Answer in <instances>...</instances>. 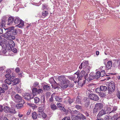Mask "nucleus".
<instances>
[{"mask_svg": "<svg viewBox=\"0 0 120 120\" xmlns=\"http://www.w3.org/2000/svg\"><path fill=\"white\" fill-rule=\"evenodd\" d=\"M70 82L68 80H66L65 81L61 82L60 85L62 90H64L69 85Z\"/></svg>", "mask_w": 120, "mask_h": 120, "instance_id": "nucleus-1", "label": "nucleus"}, {"mask_svg": "<svg viewBox=\"0 0 120 120\" xmlns=\"http://www.w3.org/2000/svg\"><path fill=\"white\" fill-rule=\"evenodd\" d=\"M89 97L90 99L95 101L98 100L99 98L98 96L93 94H90Z\"/></svg>", "mask_w": 120, "mask_h": 120, "instance_id": "nucleus-2", "label": "nucleus"}, {"mask_svg": "<svg viewBox=\"0 0 120 120\" xmlns=\"http://www.w3.org/2000/svg\"><path fill=\"white\" fill-rule=\"evenodd\" d=\"M109 90L111 92H113L115 90V85L114 83L112 82H110L108 85Z\"/></svg>", "mask_w": 120, "mask_h": 120, "instance_id": "nucleus-3", "label": "nucleus"}, {"mask_svg": "<svg viewBox=\"0 0 120 120\" xmlns=\"http://www.w3.org/2000/svg\"><path fill=\"white\" fill-rule=\"evenodd\" d=\"M8 43H6L5 44L6 46H8L9 47H10V48L13 47H14L15 46V43L14 41L12 40H9L7 41Z\"/></svg>", "mask_w": 120, "mask_h": 120, "instance_id": "nucleus-4", "label": "nucleus"}, {"mask_svg": "<svg viewBox=\"0 0 120 120\" xmlns=\"http://www.w3.org/2000/svg\"><path fill=\"white\" fill-rule=\"evenodd\" d=\"M88 62L87 61H84L82 62L79 67V68L81 69L82 68L84 69L88 66Z\"/></svg>", "mask_w": 120, "mask_h": 120, "instance_id": "nucleus-5", "label": "nucleus"}, {"mask_svg": "<svg viewBox=\"0 0 120 120\" xmlns=\"http://www.w3.org/2000/svg\"><path fill=\"white\" fill-rule=\"evenodd\" d=\"M106 114L104 110L103 109H102L99 112L97 116V117L98 118H101L104 115Z\"/></svg>", "mask_w": 120, "mask_h": 120, "instance_id": "nucleus-6", "label": "nucleus"}, {"mask_svg": "<svg viewBox=\"0 0 120 120\" xmlns=\"http://www.w3.org/2000/svg\"><path fill=\"white\" fill-rule=\"evenodd\" d=\"M19 22V23L16 26L19 28L22 29L24 26V22L23 20H21Z\"/></svg>", "mask_w": 120, "mask_h": 120, "instance_id": "nucleus-7", "label": "nucleus"}, {"mask_svg": "<svg viewBox=\"0 0 120 120\" xmlns=\"http://www.w3.org/2000/svg\"><path fill=\"white\" fill-rule=\"evenodd\" d=\"M41 114L39 113L38 114L35 112H34L32 113V116L33 118L34 119H36L37 117H40V116Z\"/></svg>", "mask_w": 120, "mask_h": 120, "instance_id": "nucleus-8", "label": "nucleus"}, {"mask_svg": "<svg viewBox=\"0 0 120 120\" xmlns=\"http://www.w3.org/2000/svg\"><path fill=\"white\" fill-rule=\"evenodd\" d=\"M14 20V19L12 17H9L8 19V25H11L13 23Z\"/></svg>", "mask_w": 120, "mask_h": 120, "instance_id": "nucleus-9", "label": "nucleus"}, {"mask_svg": "<svg viewBox=\"0 0 120 120\" xmlns=\"http://www.w3.org/2000/svg\"><path fill=\"white\" fill-rule=\"evenodd\" d=\"M58 79L59 81L61 82V83L62 82L65 81L66 80H68L66 79V78L63 76H60L58 77Z\"/></svg>", "mask_w": 120, "mask_h": 120, "instance_id": "nucleus-10", "label": "nucleus"}, {"mask_svg": "<svg viewBox=\"0 0 120 120\" xmlns=\"http://www.w3.org/2000/svg\"><path fill=\"white\" fill-rule=\"evenodd\" d=\"M10 33H9L8 32H6L4 34V37L7 39L8 40L10 39L11 37V34Z\"/></svg>", "mask_w": 120, "mask_h": 120, "instance_id": "nucleus-11", "label": "nucleus"}, {"mask_svg": "<svg viewBox=\"0 0 120 120\" xmlns=\"http://www.w3.org/2000/svg\"><path fill=\"white\" fill-rule=\"evenodd\" d=\"M113 64L114 65L115 67H116L118 66V68L119 69H120V68L119 66L120 64L118 60H115V62Z\"/></svg>", "mask_w": 120, "mask_h": 120, "instance_id": "nucleus-12", "label": "nucleus"}, {"mask_svg": "<svg viewBox=\"0 0 120 120\" xmlns=\"http://www.w3.org/2000/svg\"><path fill=\"white\" fill-rule=\"evenodd\" d=\"M22 103L18 104L16 105V107L18 109H20L23 107V105L22 104H24L25 102L24 100H22Z\"/></svg>", "mask_w": 120, "mask_h": 120, "instance_id": "nucleus-13", "label": "nucleus"}, {"mask_svg": "<svg viewBox=\"0 0 120 120\" xmlns=\"http://www.w3.org/2000/svg\"><path fill=\"white\" fill-rule=\"evenodd\" d=\"M94 78H95L94 75L92 73H90L89 74V77L87 79V80L88 81H89L93 80Z\"/></svg>", "mask_w": 120, "mask_h": 120, "instance_id": "nucleus-14", "label": "nucleus"}, {"mask_svg": "<svg viewBox=\"0 0 120 120\" xmlns=\"http://www.w3.org/2000/svg\"><path fill=\"white\" fill-rule=\"evenodd\" d=\"M120 117V113H116L114 114L113 116V118L114 120H117Z\"/></svg>", "mask_w": 120, "mask_h": 120, "instance_id": "nucleus-15", "label": "nucleus"}, {"mask_svg": "<svg viewBox=\"0 0 120 120\" xmlns=\"http://www.w3.org/2000/svg\"><path fill=\"white\" fill-rule=\"evenodd\" d=\"M104 110L106 114H107L111 110V109L110 108L107 106H105L104 107Z\"/></svg>", "mask_w": 120, "mask_h": 120, "instance_id": "nucleus-16", "label": "nucleus"}, {"mask_svg": "<svg viewBox=\"0 0 120 120\" xmlns=\"http://www.w3.org/2000/svg\"><path fill=\"white\" fill-rule=\"evenodd\" d=\"M10 108L7 106H5L3 108V110L4 112L8 113L10 111Z\"/></svg>", "mask_w": 120, "mask_h": 120, "instance_id": "nucleus-17", "label": "nucleus"}, {"mask_svg": "<svg viewBox=\"0 0 120 120\" xmlns=\"http://www.w3.org/2000/svg\"><path fill=\"white\" fill-rule=\"evenodd\" d=\"M99 110L103 107V105L101 103H97L95 106Z\"/></svg>", "mask_w": 120, "mask_h": 120, "instance_id": "nucleus-18", "label": "nucleus"}, {"mask_svg": "<svg viewBox=\"0 0 120 120\" xmlns=\"http://www.w3.org/2000/svg\"><path fill=\"white\" fill-rule=\"evenodd\" d=\"M32 95L31 96L29 94H28L27 95H26L25 96V98L27 100H29L31 98H33V97H31Z\"/></svg>", "mask_w": 120, "mask_h": 120, "instance_id": "nucleus-19", "label": "nucleus"}, {"mask_svg": "<svg viewBox=\"0 0 120 120\" xmlns=\"http://www.w3.org/2000/svg\"><path fill=\"white\" fill-rule=\"evenodd\" d=\"M38 89L37 88H33L32 90V92L33 96L37 95L38 94Z\"/></svg>", "mask_w": 120, "mask_h": 120, "instance_id": "nucleus-20", "label": "nucleus"}, {"mask_svg": "<svg viewBox=\"0 0 120 120\" xmlns=\"http://www.w3.org/2000/svg\"><path fill=\"white\" fill-rule=\"evenodd\" d=\"M112 65V62L109 61L107 62L106 67L108 69H109L111 67Z\"/></svg>", "mask_w": 120, "mask_h": 120, "instance_id": "nucleus-21", "label": "nucleus"}, {"mask_svg": "<svg viewBox=\"0 0 120 120\" xmlns=\"http://www.w3.org/2000/svg\"><path fill=\"white\" fill-rule=\"evenodd\" d=\"M12 82H13L12 83V85H15L17 83H19V79L18 78L15 79L14 80L12 81Z\"/></svg>", "mask_w": 120, "mask_h": 120, "instance_id": "nucleus-22", "label": "nucleus"}, {"mask_svg": "<svg viewBox=\"0 0 120 120\" xmlns=\"http://www.w3.org/2000/svg\"><path fill=\"white\" fill-rule=\"evenodd\" d=\"M91 68V67L90 66H87L86 68L84 69V70H85V72L87 73H88L90 72V69Z\"/></svg>", "mask_w": 120, "mask_h": 120, "instance_id": "nucleus-23", "label": "nucleus"}, {"mask_svg": "<svg viewBox=\"0 0 120 120\" xmlns=\"http://www.w3.org/2000/svg\"><path fill=\"white\" fill-rule=\"evenodd\" d=\"M100 74V72L99 71H98L96 73L95 75L94 76V77L96 79H98L101 76Z\"/></svg>", "mask_w": 120, "mask_h": 120, "instance_id": "nucleus-24", "label": "nucleus"}, {"mask_svg": "<svg viewBox=\"0 0 120 120\" xmlns=\"http://www.w3.org/2000/svg\"><path fill=\"white\" fill-rule=\"evenodd\" d=\"M22 20L18 17L16 18L14 21V23L15 24H17L19 23L20 21L21 20Z\"/></svg>", "mask_w": 120, "mask_h": 120, "instance_id": "nucleus-25", "label": "nucleus"}, {"mask_svg": "<svg viewBox=\"0 0 120 120\" xmlns=\"http://www.w3.org/2000/svg\"><path fill=\"white\" fill-rule=\"evenodd\" d=\"M14 98L15 99L18 100H21L22 99V97L17 94L15 96Z\"/></svg>", "mask_w": 120, "mask_h": 120, "instance_id": "nucleus-26", "label": "nucleus"}, {"mask_svg": "<svg viewBox=\"0 0 120 120\" xmlns=\"http://www.w3.org/2000/svg\"><path fill=\"white\" fill-rule=\"evenodd\" d=\"M7 42V40L5 39H3L2 40L0 41V45L2 46L4 45V44H6Z\"/></svg>", "mask_w": 120, "mask_h": 120, "instance_id": "nucleus-27", "label": "nucleus"}, {"mask_svg": "<svg viewBox=\"0 0 120 120\" xmlns=\"http://www.w3.org/2000/svg\"><path fill=\"white\" fill-rule=\"evenodd\" d=\"M2 88L4 90H7L8 89V86L6 83H4L3 84Z\"/></svg>", "mask_w": 120, "mask_h": 120, "instance_id": "nucleus-28", "label": "nucleus"}, {"mask_svg": "<svg viewBox=\"0 0 120 120\" xmlns=\"http://www.w3.org/2000/svg\"><path fill=\"white\" fill-rule=\"evenodd\" d=\"M100 88L101 90L102 91H105L107 90V87L105 86H100Z\"/></svg>", "mask_w": 120, "mask_h": 120, "instance_id": "nucleus-29", "label": "nucleus"}, {"mask_svg": "<svg viewBox=\"0 0 120 120\" xmlns=\"http://www.w3.org/2000/svg\"><path fill=\"white\" fill-rule=\"evenodd\" d=\"M105 120H112V117L110 116H105L104 118Z\"/></svg>", "mask_w": 120, "mask_h": 120, "instance_id": "nucleus-30", "label": "nucleus"}, {"mask_svg": "<svg viewBox=\"0 0 120 120\" xmlns=\"http://www.w3.org/2000/svg\"><path fill=\"white\" fill-rule=\"evenodd\" d=\"M51 107L53 110H55L57 108V106L54 104H52L51 105Z\"/></svg>", "mask_w": 120, "mask_h": 120, "instance_id": "nucleus-31", "label": "nucleus"}, {"mask_svg": "<svg viewBox=\"0 0 120 120\" xmlns=\"http://www.w3.org/2000/svg\"><path fill=\"white\" fill-rule=\"evenodd\" d=\"M12 80L9 79H6L4 80V82L8 84H10L12 82Z\"/></svg>", "mask_w": 120, "mask_h": 120, "instance_id": "nucleus-32", "label": "nucleus"}, {"mask_svg": "<svg viewBox=\"0 0 120 120\" xmlns=\"http://www.w3.org/2000/svg\"><path fill=\"white\" fill-rule=\"evenodd\" d=\"M117 109V106H114L113 108V110L110 112V113H115V111H116Z\"/></svg>", "mask_w": 120, "mask_h": 120, "instance_id": "nucleus-33", "label": "nucleus"}, {"mask_svg": "<svg viewBox=\"0 0 120 120\" xmlns=\"http://www.w3.org/2000/svg\"><path fill=\"white\" fill-rule=\"evenodd\" d=\"M48 12L46 11H44L42 12V16L43 17H45L48 15Z\"/></svg>", "mask_w": 120, "mask_h": 120, "instance_id": "nucleus-34", "label": "nucleus"}, {"mask_svg": "<svg viewBox=\"0 0 120 120\" xmlns=\"http://www.w3.org/2000/svg\"><path fill=\"white\" fill-rule=\"evenodd\" d=\"M9 112L10 113L13 114H15V113L16 112L15 109L13 108L10 109Z\"/></svg>", "mask_w": 120, "mask_h": 120, "instance_id": "nucleus-35", "label": "nucleus"}, {"mask_svg": "<svg viewBox=\"0 0 120 120\" xmlns=\"http://www.w3.org/2000/svg\"><path fill=\"white\" fill-rule=\"evenodd\" d=\"M55 99L56 101L58 102L62 101V98L57 96L55 97Z\"/></svg>", "mask_w": 120, "mask_h": 120, "instance_id": "nucleus-36", "label": "nucleus"}, {"mask_svg": "<svg viewBox=\"0 0 120 120\" xmlns=\"http://www.w3.org/2000/svg\"><path fill=\"white\" fill-rule=\"evenodd\" d=\"M14 27L13 26H11L9 28L7 29L8 32L9 33H10L11 34V32L14 29Z\"/></svg>", "mask_w": 120, "mask_h": 120, "instance_id": "nucleus-37", "label": "nucleus"}, {"mask_svg": "<svg viewBox=\"0 0 120 120\" xmlns=\"http://www.w3.org/2000/svg\"><path fill=\"white\" fill-rule=\"evenodd\" d=\"M43 88L45 90H49L50 89V86L47 85H45L43 86Z\"/></svg>", "mask_w": 120, "mask_h": 120, "instance_id": "nucleus-38", "label": "nucleus"}, {"mask_svg": "<svg viewBox=\"0 0 120 120\" xmlns=\"http://www.w3.org/2000/svg\"><path fill=\"white\" fill-rule=\"evenodd\" d=\"M78 116H79L83 120L86 119V118L81 113H79L78 114Z\"/></svg>", "mask_w": 120, "mask_h": 120, "instance_id": "nucleus-39", "label": "nucleus"}, {"mask_svg": "<svg viewBox=\"0 0 120 120\" xmlns=\"http://www.w3.org/2000/svg\"><path fill=\"white\" fill-rule=\"evenodd\" d=\"M34 102L36 103H38L40 101V99L39 98L37 97H35L34 99Z\"/></svg>", "mask_w": 120, "mask_h": 120, "instance_id": "nucleus-40", "label": "nucleus"}, {"mask_svg": "<svg viewBox=\"0 0 120 120\" xmlns=\"http://www.w3.org/2000/svg\"><path fill=\"white\" fill-rule=\"evenodd\" d=\"M75 78L73 79V81H74V82L75 83H76L77 81V79L78 77V75H75L74 76H73Z\"/></svg>", "mask_w": 120, "mask_h": 120, "instance_id": "nucleus-41", "label": "nucleus"}, {"mask_svg": "<svg viewBox=\"0 0 120 120\" xmlns=\"http://www.w3.org/2000/svg\"><path fill=\"white\" fill-rule=\"evenodd\" d=\"M100 74H101V76L103 77L105 75V71L104 70H102L101 71V72H100Z\"/></svg>", "mask_w": 120, "mask_h": 120, "instance_id": "nucleus-42", "label": "nucleus"}, {"mask_svg": "<svg viewBox=\"0 0 120 120\" xmlns=\"http://www.w3.org/2000/svg\"><path fill=\"white\" fill-rule=\"evenodd\" d=\"M10 48L11 50L14 53H15L17 52V50L16 48H14V47Z\"/></svg>", "mask_w": 120, "mask_h": 120, "instance_id": "nucleus-43", "label": "nucleus"}, {"mask_svg": "<svg viewBox=\"0 0 120 120\" xmlns=\"http://www.w3.org/2000/svg\"><path fill=\"white\" fill-rule=\"evenodd\" d=\"M95 92L97 93H99L101 91L100 88H98L95 89Z\"/></svg>", "mask_w": 120, "mask_h": 120, "instance_id": "nucleus-44", "label": "nucleus"}, {"mask_svg": "<svg viewBox=\"0 0 120 120\" xmlns=\"http://www.w3.org/2000/svg\"><path fill=\"white\" fill-rule=\"evenodd\" d=\"M85 73V72L84 71H82L80 72L79 75H81L83 77L84 76Z\"/></svg>", "mask_w": 120, "mask_h": 120, "instance_id": "nucleus-45", "label": "nucleus"}, {"mask_svg": "<svg viewBox=\"0 0 120 120\" xmlns=\"http://www.w3.org/2000/svg\"><path fill=\"white\" fill-rule=\"evenodd\" d=\"M17 33V30L16 29L13 30L12 31L11 34L14 35L16 34Z\"/></svg>", "mask_w": 120, "mask_h": 120, "instance_id": "nucleus-46", "label": "nucleus"}, {"mask_svg": "<svg viewBox=\"0 0 120 120\" xmlns=\"http://www.w3.org/2000/svg\"><path fill=\"white\" fill-rule=\"evenodd\" d=\"M100 93L99 94V96L103 98L106 96L105 94L103 92Z\"/></svg>", "mask_w": 120, "mask_h": 120, "instance_id": "nucleus-47", "label": "nucleus"}, {"mask_svg": "<svg viewBox=\"0 0 120 120\" xmlns=\"http://www.w3.org/2000/svg\"><path fill=\"white\" fill-rule=\"evenodd\" d=\"M71 117L73 120H76L78 118V117L75 115L72 116Z\"/></svg>", "mask_w": 120, "mask_h": 120, "instance_id": "nucleus-48", "label": "nucleus"}, {"mask_svg": "<svg viewBox=\"0 0 120 120\" xmlns=\"http://www.w3.org/2000/svg\"><path fill=\"white\" fill-rule=\"evenodd\" d=\"M99 110H98V109L95 106V107L94 109L93 112L94 113H96Z\"/></svg>", "mask_w": 120, "mask_h": 120, "instance_id": "nucleus-49", "label": "nucleus"}, {"mask_svg": "<svg viewBox=\"0 0 120 120\" xmlns=\"http://www.w3.org/2000/svg\"><path fill=\"white\" fill-rule=\"evenodd\" d=\"M41 113L42 118H45L46 117V114L43 112H42Z\"/></svg>", "mask_w": 120, "mask_h": 120, "instance_id": "nucleus-50", "label": "nucleus"}, {"mask_svg": "<svg viewBox=\"0 0 120 120\" xmlns=\"http://www.w3.org/2000/svg\"><path fill=\"white\" fill-rule=\"evenodd\" d=\"M41 101L42 102L44 105L45 103V97L44 96H42L41 98Z\"/></svg>", "mask_w": 120, "mask_h": 120, "instance_id": "nucleus-51", "label": "nucleus"}, {"mask_svg": "<svg viewBox=\"0 0 120 120\" xmlns=\"http://www.w3.org/2000/svg\"><path fill=\"white\" fill-rule=\"evenodd\" d=\"M75 107L78 110L81 109L82 108L81 106L78 105H76Z\"/></svg>", "mask_w": 120, "mask_h": 120, "instance_id": "nucleus-52", "label": "nucleus"}, {"mask_svg": "<svg viewBox=\"0 0 120 120\" xmlns=\"http://www.w3.org/2000/svg\"><path fill=\"white\" fill-rule=\"evenodd\" d=\"M76 102L78 104L81 103V100L78 97V98H77L76 99Z\"/></svg>", "mask_w": 120, "mask_h": 120, "instance_id": "nucleus-53", "label": "nucleus"}, {"mask_svg": "<svg viewBox=\"0 0 120 120\" xmlns=\"http://www.w3.org/2000/svg\"><path fill=\"white\" fill-rule=\"evenodd\" d=\"M68 102L70 104H71L74 101V100L73 99H69L68 100Z\"/></svg>", "mask_w": 120, "mask_h": 120, "instance_id": "nucleus-54", "label": "nucleus"}, {"mask_svg": "<svg viewBox=\"0 0 120 120\" xmlns=\"http://www.w3.org/2000/svg\"><path fill=\"white\" fill-rule=\"evenodd\" d=\"M38 93L39 94H41L43 92V90L41 89H39L38 90Z\"/></svg>", "mask_w": 120, "mask_h": 120, "instance_id": "nucleus-55", "label": "nucleus"}, {"mask_svg": "<svg viewBox=\"0 0 120 120\" xmlns=\"http://www.w3.org/2000/svg\"><path fill=\"white\" fill-rule=\"evenodd\" d=\"M49 81L51 83L53 82H55L56 83L55 81L54 80V79L53 78H51L49 79Z\"/></svg>", "mask_w": 120, "mask_h": 120, "instance_id": "nucleus-56", "label": "nucleus"}, {"mask_svg": "<svg viewBox=\"0 0 120 120\" xmlns=\"http://www.w3.org/2000/svg\"><path fill=\"white\" fill-rule=\"evenodd\" d=\"M62 120H70V117H68L66 116L63 118Z\"/></svg>", "mask_w": 120, "mask_h": 120, "instance_id": "nucleus-57", "label": "nucleus"}, {"mask_svg": "<svg viewBox=\"0 0 120 120\" xmlns=\"http://www.w3.org/2000/svg\"><path fill=\"white\" fill-rule=\"evenodd\" d=\"M5 25V23H4L2 21V22H0V27H2L4 26Z\"/></svg>", "mask_w": 120, "mask_h": 120, "instance_id": "nucleus-58", "label": "nucleus"}, {"mask_svg": "<svg viewBox=\"0 0 120 120\" xmlns=\"http://www.w3.org/2000/svg\"><path fill=\"white\" fill-rule=\"evenodd\" d=\"M27 104L28 105L32 107L33 109L34 108V104H33L29 103H27Z\"/></svg>", "mask_w": 120, "mask_h": 120, "instance_id": "nucleus-59", "label": "nucleus"}, {"mask_svg": "<svg viewBox=\"0 0 120 120\" xmlns=\"http://www.w3.org/2000/svg\"><path fill=\"white\" fill-rule=\"evenodd\" d=\"M17 91L19 93H21V89L19 87H17L16 88Z\"/></svg>", "mask_w": 120, "mask_h": 120, "instance_id": "nucleus-60", "label": "nucleus"}, {"mask_svg": "<svg viewBox=\"0 0 120 120\" xmlns=\"http://www.w3.org/2000/svg\"><path fill=\"white\" fill-rule=\"evenodd\" d=\"M39 83L37 82H35L33 86L34 87H36L38 85Z\"/></svg>", "mask_w": 120, "mask_h": 120, "instance_id": "nucleus-61", "label": "nucleus"}, {"mask_svg": "<svg viewBox=\"0 0 120 120\" xmlns=\"http://www.w3.org/2000/svg\"><path fill=\"white\" fill-rule=\"evenodd\" d=\"M56 105L59 108H60L62 106V104L59 103H57Z\"/></svg>", "mask_w": 120, "mask_h": 120, "instance_id": "nucleus-62", "label": "nucleus"}, {"mask_svg": "<svg viewBox=\"0 0 120 120\" xmlns=\"http://www.w3.org/2000/svg\"><path fill=\"white\" fill-rule=\"evenodd\" d=\"M11 75L9 74H7L5 75V76L7 78H9L10 77Z\"/></svg>", "mask_w": 120, "mask_h": 120, "instance_id": "nucleus-63", "label": "nucleus"}, {"mask_svg": "<svg viewBox=\"0 0 120 120\" xmlns=\"http://www.w3.org/2000/svg\"><path fill=\"white\" fill-rule=\"evenodd\" d=\"M117 97L120 99V92L119 91H117Z\"/></svg>", "mask_w": 120, "mask_h": 120, "instance_id": "nucleus-64", "label": "nucleus"}]
</instances>
